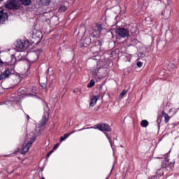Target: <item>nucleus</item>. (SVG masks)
Listing matches in <instances>:
<instances>
[{"instance_id": "6e6552de", "label": "nucleus", "mask_w": 179, "mask_h": 179, "mask_svg": "<svg viewBox=\"0 0 179 179\" xmlns=\"http://www.w3.org/2000/svg\"><path fill=\"white\" fill-rule=\"evenodd\" d=\"M48 122V117H47V115H43L42 117V120L38 124L39 128H43V127H44V125H45Z\"/></svg>"}, {"instance_id": "f3484780", "label": "nucleus", "mask_w": 179, "mask_h": 179, "mask_svg": "<svg viewBox=\"0 0 179 179\" xmlns=\"http://www.w3.org/2000/svg\"><path fill=\"white\" fill-rule=\"evenodd\" d=\"M168 166H169V160H165L162 163V169H167Z\"/></svg>"}, {"instance_id": "e433bc0d", "label": "nucleus", "mask_w": 179, "mask_h": 179, "mask_svg": "<svg viewBox=\"0 0 179 179\" xmlns=\"http://www.w3.org/2000/svg\"><path fill=\"white\" fill-rule=\"evenodd\" d=\"M3 0H0V2H2Z\"/></svg>"}, {"instance_id": "9b49d317", "label": "nucleus", "mask_w": 179, "mask_h": 179, "mask_svg": "<svg viewBox=\"0 0 179 179\" xmlns=\"http://www.w3.org/2000/svg\"><path fill=\"white\" fill-rule=\"evenodd\" d=\"M99 96H92L90 103V107H94V106H96V103H97V100H99Z\"/></svg>"}, {"instance_id": "4c0bfd02", "label": "nucleus", "mask_w": 179, "mask_h": 179, "mask_svg": "<svg viewBox=\"0 0 179 179\" xmlns=\"http://www.w3.org/2000/svg\"><path fill=\"white\" fill-rule=\"evenodd\" d=\"M0 54H1V52H0Z\"/></svg>"}, {"instance_id": "393cba45", "label": "nucleus", "mask_w": 179, "mask_h": 179, "mask_svg": "<svg viewBox=\"0 0 179 179\" xmlns=\"http://www.w3.org/2000/svg\"><path fill=\"white\" fill-rule=\"evenodd\" d=\"M136 65H137L138 68H142V65H143V63H142V62H138L136 63Z\"/></svg>"}, {"instance_id": "f03ea898", "label": "nucleus", "mask_w": 179, "mask_h": 179, "mask_svg": "<svg viewBox=\"0 0 179 179\" xmlns=\"http://www.w3.org/2000/svg\"><path fill=\"white\" fill-rule=\"evenodd\" d=\"M5 7L6 9L17 10V9H20V3H19L17 0H11L10 1H7Z\"/></svg>"}, {"instance_id": "4468645a", "label": "nucleus", "mask_w": 179, "mask_h": 179, "mask_svg": "<svg viewBox=\"0 0 179 179\" xmlns=\"http://www.w3.org/2000/svg\"><path fill=\"white\" fill-rule=\"evenodd\" d=\"M148 125H149V122H148V120H143L141 122V126L143 128H146L148 127Z\"/></svg>"}, {"instance_id": "423d86ee", "label": "nucleus", "mask_w": 179, "mask_h": 179, "mask_svg": "<svg viewBox=\"0 0 179 179\" xmlns=\"http://www.w3.org/2000/svg\"><path fill=\"white\" fill-rule=\"evenodd\" d=\"M12 75V69H6L1 74H0V81L8 79Z\"/></svg>"}, {"instance_id": "f704fd0d", "label": "nucleus", "mask_w": 179, "mask_h": 179, "mask_svg": "<svg viewBox=\"0 0 179 179\" xmlns=\"http://www.w3.org/2000/svg\"><path fill=\"white\" fill-rule=\"evenodd\" d=\"M43 87H46V85H43Z\"/></svg>"}, {"instance_id": "1a4fd4ad", "label": "nucleus", "mask_w": 179, "mask_h": 179, "mask_svg": "<svg viewBox=\"0 0 179 179\" xmlns=\"http://www.w3.org/2000/svg\"><path fill=\"white\" fill-rule=\"evenodd\" d=\"M17 47L20 50H23V48H27L29 45L24 41H20L17 42Z\"/></svg>"}, {"instance_id": "2eb2a0df", "label": "nucleus", "mask_w": 179, "mask_h": 179, "mask_svg": "<svg viewBox=\"0 0 179 179\" xmlns=\"http://www.w3.org/2000/svg\"><path fill=\"white\" fill-rule=\"evenodd\" d=\"M41 3L44 5L45 6H48L50 3H51V0H39Z\"/></svg>"}, {"instance_id": "9d476101", "label": "nucleus", "mask_w": 179, "mask_h": 179, "mask_svg": "<svg viewBox=\"0 0 179 179\" xmlns=\"http://www.w3.org/2000/svg\"><path fill=\"white\" fill-rule=\"evenodd\" d=\"M78 130H73L70 133L65 134L64 136L60 137V142H64V141H65V139H67V138H69V136H71L72 134H75V132H78Z\"/></svg>"}, {"instance_id": "20e7f679", "label": "nucleus", "mask_w": 179, "mask_h": 179, "mask_svg": "<svg viewBox=\"0 0 179 179\" xmlns=\"http://www.w3.org/2000/svg\"><path fill=\"white\" fill-rule=\"evenodd\" d=\"M34 141H36V136L31 138L27 144L22 145V148L21 150L22 155H26V153L29 152L30 148H31V145L34 143Z\"/></svg>"}, {"instance_id": "72a5a7b5", "label": "nucleus", "mask_w": 179, "mask_h": 179, "mask_svg": "<svg viewBox=\"0 0 179 179\" xmlns=\"http://www.w3.org/2000/svg\"><path fill=\"white\" fill-rule=\"evenodd\" d=\"M163 176V172L159 174V177H162Z\"/></svg>"}, {"instance_id": "473e14b6", "label": "nucleus", "mask_w": 179, "mask_h": 179, "mask_svg": "<svg viewBox=\"0 0 179 179\" xmlns=\"http://www.w3.org/2000/svg\"><path fill=\"white\" fill-rule=\"evenodd\" d=\"M78 92V90H74L73 91V93H76Z\"/></svg>"}, {"instance_id": "aec40b11", "label": "nucleus", "mask_w": 179, "mask_h": 179, "mask_svg": "<svg viewBox=\"0 0 179 179\" xmlns=\"http://www.w3.org/2000/svg\"><path fill=\"white\" fill-rule=\"evenodd\" d=\"M18 94H24V88L21 87L17 91Z\"/></svg>"}, {"instance_id": "6ab92c4d", "label": "nucleus", "mask_w": 179, "mask_h": 179, "mask_svg": "<svg viewBox=\"0 0 179 179\" xmlns=\"http://www.w3.org/2000/svg\"><path fill=\"white\" fill-rule=\"evenodd\" d=\"M95 82L94 80H91L90 83L87 85V87H93V86H94Z\"/></svg>"}, {"instance_id": "f257e3e1", "label": "nucleus", "mask_w": 179, "mask_h": 179, "mask_svg": "<svg viewBox=\"0 0 179 179\" xmlns=\"http://www.w3.org/2000/svg\"><path fill=\"white\" fill-rule=\"evenodd\" d=\"M99 129V131H101L102 132H110L111 131V127L108 125V124L103 123V124H95L94 127H83L82 129H78V131H83V129Z\"/></svg>"}, {"instance_id": "ddd939ff", "label": "nucleus", "mask_w": 179, "mask_h": 179, "mask_svg": "<svg viewBox=\"0 0 179 179\" xmlns=\"http://www.w3.org/2000/svg\"><path fill=\"white\" fill-rule=\"evenodd\" d=\"M21 1L22 5H24L25 6H29L30 3H31V0H20Z\"/></svg>"}, {"instance_id": "a211bd4d", "label": "nucleus", "mask_w": 179, "mask_h": 179, "mask_svg": "<svg viewBox=\"0 0 179 179\" xmlns=\"http://www.w3.org/2000/svg\"><path fill=\"white\" fill-rule=\"evenodd\" d=\"M127 93H128V90H123L122 91V92L120 94V98L124 97V96H125V95L127 94Z\"/></svg>"}, {"instance_id": "c756f323", "label": "nucleus", "mask_w": 179, "mask_h": 179, "mask_svg": "<svg viewBox=\"0 0 179 179\" xmlns=\"http://www.w3.org/2000/svg\"><path fill=\"white\" fill-rule=\"evenodd\" d=\"M168 156H169V155H167V154H166V155H164V159H165V160H168V159H167Z\"/></svg>"}, {"instance_id": "412c9836", "label": "nucleus", "mask_w": 179, "mask_h": 179, "mask_svg": "<svg viewBox=\"0 0 179 179\" xmlns=\"http://www.w3.org/2000/svg\"><path fill=\"white\" fill-rule=\"evenodd\" d=\"M168 167L171 170L172 169H174V162H170L169 161Z\"/></svg>"}, {"instance_id": "c85d7f7f", "label": "nucleus", "mask_w": 179, "mask_h": 179, "mask_svg": "<svg viewBox=\"0 0 179 179\" xmlns=\"http://www.w3.org/2000/svg\"><path fill=\"white\" fill-rule=\"evenodd\" d=\"M34 38H36V34H34L33 35H32V42L34 43H36L34 41H33V40H34Z\"/></svg>"}, {"instance_id": "b1692460", "label": "nucleus", "mask_w": 179, "mask_h": 179, "mask_svg": "<svg viewBox=\"0 0 179 179\" xmlns=\"http://www.w3.org/2000/svg\"><path fill=\"white\" fill-rule=\"evenodd\" d=\"M157 122V124H160V122H162V115H158Z\"/></svg>"}, {"instance_id": "f8f14e48", "label": "nucleus", "mask_w": 179, "mask_h": 179, "mask_svg": "<svg viewBox=\"0 0 179 179\" xmlns=\"http://www.w3.org/2000/svg\"><path fill=\"white\" fill-rule=\"evenodd\" d=\"M162 115H163V117H164L165 124H168L169 121H170V118H171V117L169 116V114L166 113V112H164V111H162Z\"/></svg>"}, {"instance_id": "dca6fc26", "label": "nucleus", "mask_w": 179, "mask_h": 179, "mask_svg": "<svg viewBox=\"0 0 179 179\" xmlns=\"http://www.w3.org/2000/svg\"><path fill=\"white\" fill-rule=\"evenodd\" d=\"M103 134L106 135L107 139L108 140L111 148H113V141L111 140V136H110V135H108L107 132H103Z\"/></svg>"}, {"instance_id": "39448f33", "label": "nucleus", "mask_w": 179, "mask_h": 179, "mask_svg": "<svg viewBox=\"0 0 179 179\" xmlns=\"http://www.w3.org/2000/svg\"><path fill=\"white\" fill-rule=\"evenodd\" d=\"M103 30V25L101 24H96L95 27L92 30L93 37H97L101 34Z\"/></svg>"}, {"instance_id": "0eeeda50", "label": "nucleus", "mask_w": 179, "mask_h": 179, "mask_svg": "<svg viewBox=\"0 0 179 179\" xmlns=\"http://www.w3.org/2000/svg\"><path fill=\"white\" fill-rule=\"evenodd\" d=\"M6 19H8V13L3 10H0V24L3 23Z\"/></svg>"}, {"instance_id": "5701e85b", "label": "nucleus", "mask_w": 179, "mask_h": 179, "mask_svg": "<svg viewBox=\"0 0 179 179\" xmlns=\"http://www.w3.org/2000/svg\"><path fill=\"white\" fill-rule=\"evenodd\" d=\"M40 41H41V37H40V36H36V42H35V44H38V43H40Z\"/></svg>"}, {"instance_id": "4be33fe9", "label": "nucleus", "mask_w": 179, "mask_h": 179, "mask_svg": "<svg viewBox=\"0 0 179 179\" xmlns=\"http://www.w3.org/2000/svg\"><path fill=\"white\" fill-rule=\"evenodd\" d=\"M66 10V7L65 6H62L59 8V12H65Z\"/></svg>"}, {"instance_id": "cd10ccee", "label": "nucleus", "mask_w": 179, "mask_h": 179, "mask_svg": "<svg viewBox=\"0 0 179 179\" xmlns=\"http://www.w3.org/2000/svg\"><path fill=\"white\" fill-rule=\"evenodd\" d=\"M158 177H159V174H157V175L152 176L151 179H157Z\"/></svg>"}, {"instance_id": "c9c22d12", "label": "nucleus", "mask_w": 179, "mask_h": 179, "mask_svg": "<svg viewBox=\"0 0 179 179\" xmlns=\"http://www.w3.org/2000/svg\"><path fill=\"white\" fill-rule=\"evenodd\" d=\"M158 171H162V169H159Z\"/></svg>"}, {"instance_id": "bb28decb", "label": "nucleus", "mask_w": 179, "mask_h": 179, "mask_svg": "<svg viewBox=\"0 0 179 179\" xmlns=\"http://www.w3.org/2000/svg\"><path fill=\"white\" fill-rule=\"evenodd\" d=\"M57 148H59V143H57L56 145H55V146L53 148V151L57 150Z\"/></svg>"}, {"instance_id": "2f4dec72", "label": "nucleus", "mask_w": 179, "mask_h": 179, "mask_svg": "<svg viewBox=\"0 0 179 179\" xmlns=\"http://www.w3.org/2000/svg\"><path fill=\"white\" fill-rule=\"evenodd\" d=\"M27 120L29 121V120H30V116L29 115H27Z\"/></svg>"}, {"instance_id": "7c9ffc66", "label": "nucleus", "mask_w": 179, "mask_h": 179, "mask_svg": "<svg viewBox=\"0 0 179 179\" xmlns=\"http://www.w3.org/2000/svg\"><path fill=\"white\" fill-rule=\"evenodd\" d=\"M94 73H99V69H95L94 70Z\"/></svg>"}, {"instance_id": "7ed1b4c3", "label": "nucleus", "mask_w": 179, "mask_h": 179, "mask_svg": "<svg viewBox=\"0 0 179 179\" xmlns=\"http://www.w3.org/2000/svg\"><path fill=\"white\" fill-rule=\"evenodd\" d=\"M115 32L120 38L129 37V31L126 28L119 27L115 29Z\"/></svg>"}, {"instance_id": "a878e982", "label": "nucleus", "mask_w": 179, "mask_h": 179, "mask_svg": "<svg viewBox=\"0 0 179 179\" xmlns=\"http://www.w3.org/2000/svg\"><path fill=\"white\" fill-rule=\"evenodd\" d=\"M54 152V150H51L50 152H49L47 155L46 157H50L51 156V155H52V153Z\"/></svg>"}]
</instances>
